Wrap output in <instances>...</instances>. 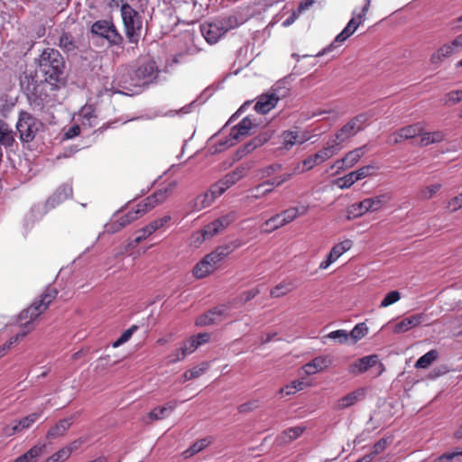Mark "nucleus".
Segmentation results:
<instances>
[{"label":"nucleus","instance_id":"ddd939ff","mask_svg":"<svg viewBox=\"0 0 462 462\" xmlns=\"http://www.w3.org/2000/svg\"><path fill=\"white\" fill-rule=\"evenodd\" d=\"M201 344L202 333L190 337L183 343L180 348L176 349L168 356L169 362L175 363L184 359L186 356L193 353Z\"/></svg>","mask_w":462,"mask_h":462},{"label":"nucleus","instance_id":"6ab92c4d","mask_svg":"<svg viewBox=\"0 0 462 462\" xmlns=\"http://www.w3.org/2000/svg\"><path fill=\"white\" fill-rule=\"evenodd\" d=\"M158 68L154 60H149L141 63L134 71L138 86L151 82L157 75Z\"/></svg>","mask_w":462,"mask_h":462},{"label":"nucleus","instance_id":"20e7f679","mask_svg":"<svg viewBox=\"0 0 462 462\" xmlns=\"http://www.w3.org/2000/svg\"><path fill=\"white\" fill-rule=\"evenodd\" d=\"M121 16L124 25V31L127 42L136 48L140 40L141 31L143 27L142 17L139 13L130 5L123 4L121 6Z\"/></svg>","mask_w":462,"mask_h":462},{"label":"nucleus","instance_id":"6e6552de","mask_svg":"<svg viewBox=\"0 0 462 462\" xmlns=\"http://www.w3.org/2000/svg\"><path fill=\"white\" fill-rule=\"evenodd\" d=\"M92 35L105 39L110 46L123 47L124 37L112 21L97 20L90 28Z\"/></svg>","mask_w":462,"mask_h":462},{"label":"nucleus","instance_id":"2eb2a0df","mask_svg":"<svg viewBox=\"0 0 462 462\" xmlns=\"http://www.w3.org/2000/svg\"><path fill=\"white\" fill-rule=\"evenodd\" d=\"M235 220L236 214L234 212H230L207 224L204 226V240L218 235Z\"/></svg>","mask_w":462,"mask_h":462},{"label":"nucleus","instance_id":"c85d7f7f","mask_svg":"<svg viewBox=\"0 0 462 462\" xmlns=\"http://www.w3.org/2000/svg\"><path fill=\"white\" fill-rule=\"evenodd\" d=\"M208 27L207 35H204V39L210 44L216 43L226 33L217 21L209 23Z\"/></svg>","mask_w":462,"mask_h":462},{"label":"nucleus","instance_id":"4be33fe9","mask_svg":"<svg viewBox=\"0 0 462 462\" xmlns=\"http://www.w3.org/2000/svg\"><path fill=\"white\" fill-rule=\"evenodd\" d=\"M425 319V314L418 313L409 316L401 321L397 322L393 328V333L401 334L410 330L412 328L418 327Z\"/></svg>","mask_w":462,"mask_h":462},{"label":"nucleus","instance_id":"f03ea898","mask_svg":"<svg viewBox=\"0 0 462 462\" xmlns=\"http://www.w3.org/2000/svg\"><path fill=\"white\" fill-rule=\"evenodd\" d=\"M38 68L40 72L43 74L45 81H48L51 86H57L62 79L65 61L59 51L47 48L40 55Z\"/></svg>","mask_w":462,"mask_h":462},{"label":"nucleus","instance_id":"680f3d73","mask_svg":"<svg viewBox=\"0 0 462 462\" xmlns=\"http://www.w3.org/2000/svg\"><path fill=\"white\" fill-rule=\"evenodd\" d=\"M446 208L450 212H455L462 208V192L457 196L452 198L450 200H448Z\"/></svg>","mask_w":462,"mask_h":462},{"label":"nucleus","instance_id":"2f4dec72","mask_svg":"<svg viewBox=\"0 0 462 462\" xmlns=\"http://www.w3.org/2000/svg\"><path fill=\"white\" fill-rule=\"evenodd\" d=\"M308 208L306 207L299 208H291L286 210H283L282 213L278 214L282 216V222L281 224H288L293 221L298 216H301L307 213Z\"/></svg>","mask_w":462,"mask_h":462},{"label":"nucleus","instance_id":"13d9d810","mask_svg":"<svg viewBox=\"0 0 462 462\" xmlns=\"http://www.w3.org/2000/svg\"><path fill=\"white\" fill-rule=\"evenodd\" d=\"M223 27L225 32L229 31L230 29L236 28L239 23L235 16H228L226 18H223L222 20H217Z\"/></svg>","mask_w":462,"mask_h":462},{"label":"nucleus","instance_id":"a19ab883","mask_svg":"<svg viewBox=\"0 0 462 462\" xmlns=\"http://www.w3.org/2000/svg\"><path fill=\"white\" fill-rule=\"evenodd\" d=\"M298 134L296 132H284L282 135V145L284 149H291L296 143H303V140H298Z\"/></svg>","mask_w":462,"mask_h":462},{"label":"nucleus","instance_id":"72a5a7b5","mask_svg":"<svg viewBox=\"0 0 462 462\" xmlns=\"http://www.w3.org/2000/svg\"><path fill=\"white\" fill-rule=\"evenodd\" d=\"M439 357V352L432 349L420 356L415 363V367L418 369L428 368Z\"/></svg>","mask_w":462,"mask_h":462},{"label":"nucleus","instance_id":"c756f323","mask_svg":"<svg viewBox=\"0 0 462 462\" xmlns=\"http://www.w3.org/2000/svg\"><path fill=\"white\" fill-rule=\"evenodd\" d=\"M420 136V145L428 146L432 143L442 142L446 138V134L442 131L423 132Z\"/></svg>","mask_w":462,"mask_h":462},{"label":"nucleus","instance_id":"864d4df0","mask_svg":"<svg viewBox=\"0 0 462 462\" xmlns=\"http://www.w3.org/2000/svg\"><path fill=\"white\" fill-rule=\"evenodd\" d=\"M352 246L351 240H345L336 245L331 249L332 255H336L337 258L342 255L345 252L349 250Z\"/></svg>","mask_w":462,"mask_h":462},{"label":"nucleus","instance_id":"5fc2aeb1","mask_svg":"<svg viewBox=\"0 0 462 462\" xmlns=\"http://www.w3.org/2000/svg\"><path fill=\"white\" fill-rule=\"evenodd\" d=\"M69 458V451L63 448L53 453L44 462H64Z\"/></svg>","mask_w":462,"mask_h":462},{"label":"nucleus","instance_id":"69168bd1","mask_svg":"<svg viewBox=\"0 0 462 462\" xmlns=\"http://www.w3.org/2000/svg\"><path fill=\"white\" fill-rule=\"evenodd\" d=\"M85 441L84 438H79L63 447V448L69 451V455L70 457L74 451L78 450L85 443Z\"/></svg>","mask_w":462,"mask_h":462},{"label":"nucleus","instance_id":"4468645a","mask_svg":"<svg viewBox=\"0 0 462 462\" xmlns=\"http://www.w3.org/2000/svg\"><path fill=\"white\" fill-rule=\"evenodd\" d=\"M423 127L420 123L404 126L389 135L387 143L393 144L401 143L422 134Z\"/></svg>","mask_w":462,"mask_h":462},{"label":"nucleus","instance_id":"423d86ee","mask_svg":"<svg viewBox=\"0 0 462 462\" xmlns=\"http://www.w3.org/2000/svg\"><path fill=\"white\" fill-rule=\"evenodd\" d=\"M389 193L380 194L378 196L365 199L364 200L352 204L346 209V219L359 217L367 212H375L380 210L386 203L391 200Z\"/></svg>","mask_w":462,"mask_h":462},{"label":"nucleus","instance_id":"cd10ccee","mask_svg":"<svg viewBox=\"0 0 462 462\" xmlns=\"http://www.w3.org/2000/svg\"><path fill=\"white\" fill-rule=\"evenodd\" d=\"M175 404L169 402L165 406H158L152 409L147 415V423L164 419L168 412L172 411Z\"/></svg>","mask_w":462,"mask_h":462},{"label":"nucleus","instance_id":"e2e57ef3","mask_svg":"<svg viewBox=\"0 0 462 462\" xmlns=\"http://www.w3.org/2000/svg\"><path fill=\"white\" fill-rule=\"evenodd\" d=\"M368 119L369 116L366 113H362L353 117L350 121L359 131H361Z\"/></svg>","mask_w":462,"mask_h":462},{"label":"nucleus","instance_id":"49530a36","mask_svg":"<svg viewBox=\"0 0 462 462\" xmlns=\"http://www.w3.org/2000/svg\"><path fill=\"white\" fill-rule=\"evenodd\" d=\"M441 188V184L437 183L427 186L420 191V199L422 200H428L431 199Z\"/></svg>","mask_w":462,"mask_h":462},{"label":"nucleus","instance_id":"1a4fd4ad","mask_svg":"<svg viewBox=\"0 0 462 462\" xmlns=\"http://www.w3.org/2000/svg\"><path fill=\"white\" fill-rule=\"evenodd\" d=\"M176 188L177 182L175 180L165 182L152 195L140 201V203L143 208H146V212H148L157 205L164 202L174 192Z\"/></svg>","mask_w":462,"mask_h":462},{"label":"nucleus","instance_id":"ea45409f","mask_svg":"<svg viewBox=\"0 0 462 462\" xmlns=\"http://www.w3.org/2000/svg\"><path fill=\"white\" fill-rule=\"evenodd\" d=\"M368 333V327L365 323H358L355 328L348 333L349 339L353 344H356L358 340L362 339Z\"/></svg>","mask_w":462,"mask_h":462},{"label":"nucleus","instance_id":"58836bf2","mask_svg":"<svg viewBox=\"0 0 462 462\" xmlns=\"http://www.w3.org/2000/svg\"><path fill=\"white\" fill-rule=\"evenodd\" d=\"M59 46L65 52H71L77 50V44L73 39V36L69 32H63L59 41Z\"/></svg>","mask_w":462,"mask_h":462},{"label":"nucleus","instance_id":"c9c22d12","mask_svg":"<svg viewBox=\"0 0 462 462\" xmlns=\"http://www.w3.org/2000/svg\"><path fill=\"white\" fill-rule=\"evenodd\" d=\"M72 188L71 186L69 185H62V186H60L56 191L54 192V194L52 195L51 198H50V199L48 200V202L50 201H53V202H61L63 200H66L68 199L69 198H70L72 196Z\"/></svg>","mask_w":462,"mask_h":462},{"label":"nucleus","instance_id":"9d476101","mask_svg":"<svg viewBox=\"0 0 462 462\" xmlns=\"http://www.w3.org/2000/svg\"><path fill=\"white\" fill-rule=\"evenodd\" d=\"M146 213V208L142 207L139 202L134 207L130 208L126 212L121 213L116 219L108 225L107 230L113 233L119 231L133 221L138 219Z\"/></svg>","mask_w":462,"mask_h":462},{"label":"nucleus","instance_id":"f3484780","mask_svg":"<svg viewBox=\"0 0 462 462\" xmlns=\"http://www.w3.org/2000/svg\"><path fill=\"white\" fill-rule=\"evenodd\" d=\"M282 95L278 88H273L270 92L261 95L254 105V110L259 114H266L275 107Z\"/></svg>","mask_w":462,"mask_h":462},{"label":"nucleus","instance_id":"dca6fc26","mask_svg":"<svg viewBox=\"0 0 462 462\" xmlns=\"http://www.w3.org/2000/svg\"><path fill=\"white\" fill-rule=\"evenodd\" d=\"M229 254L228 247H217L212 253L204 256V277L212 274L220 266L223 259Z\"/></svg>","mask_w":462,"mask_h":462},{"label":"nucleus","instance_id":"bf43d9fd","mask_svg":"<svg viewBox=\"0 0 462 462\" xmlns=\"http://www.w3.org/2000/svg\"><path fill=\"white\" fill-rule=\"evenodd\" d=\"M350 35L348 34H344V31H342L334 40V42L328 45V47L324 48L321 51L318 52L316 54L317 57H319V56H322L324 55L325 53L330 51L334 47H335V44L337 43V42H345Z\"/></svg>","mask_w":462,"mask_h":462},{"label":"nucleus","instance_id":"bb28decb","mask_svg":"<svg viewBox=\"0 0 462 462\" xmlns=\"http://www.w3.org/2000/svg\"><path fill=\"white\" fill-rule=\"evenodd\" d=\"M456 51L452 43H446L439 47L430 56V62L434 65H439L445 59L450 57Z\"/></svg>","mask_w":462,"mask_h":462},{"label":"nucleus","instance_id":"603ef678","mask_svg":"<svg viewBox=\"0 0 462 462\" xmlns=\"http://www.w3.org/2000/svg\"><path fill=\"white\" fill-rule=\"evenodd\" d=\"M291 291V287L289 283L282 282L276 285L274 288L271 290V296L273 298H279L289 293Z\"/></svg>","mask_w":462,"mask_h":462},{"label":"nucleus","instance_id":"a211bd4d","mask_svg":"<svg viewBox=\"0 0 462 462\" xmlns=\"http://www.w3.org/2000/svg\"><path fill=\"white\" fill-rule=\"evenodd\" d=\"M132 86H138V81L135 80L134 76L132 77V69L128 67H121L117 69L109 89L113 91H116L120 88L128 89Z\"/></svg>","mask_w":462,"mask_h":462},{"label":"nucleus","instance_id":"3c124183","mask_svg":"<svg viewBox=\"0 0 462 462\" xmlns=\"http://www.w3.org/2000/svg\"><path fill=\"white\" fill-rule=\"evenodd\" d=\"M391 443V441L388 440V439H380L372 448V451L369 453V455L374 459L375 456L379 455L380 453L383 452L385 448L388 447V445Z\"/></svg>","mask_w":462,"mask_h":462},{"label":"nucleus","instance_id":"f704fd0d","mask_svg":"<svg viewBox=\"0 0 462 462\" xmlns=\"http://www.w3.org/2000/svg\"><path fill=\"white\" fill-rule=\"evenodd\" d=\"M82 125L88 127H93L97 125V115L95 109L91 106H84L81 110Z\"/></svg>","mask_w":462,"mask_h":462},{"label":"nucleus","instance_id":"6e6d98bb","mask_svg":"<svg viewBox=\"0 0 462 462\" xmlns=\"http://www.w3.org/2000/svg\"><path fill=\"white\" fill-rule=\"evenodd\" d=\"M376 170H377V167H375L374 165L369 164V165L361 167L360 169H358L357 171H355L354 172L356 173V178H357V180H360L365 177L373 175Z\"/></svg>","mask_w":462,"mask_h":462},{"label":"nucleus","instance_id":"79ce46f5","mask_svg":"<svg viewBox=\"0 0 462 462\" xmlns=\"http://www.w3.org/2000/svg\"><path fill=\"white\" fill-rule=\"evenodd\" d=\"M356 173L354 171L345 175L344 177L338 178L336 180L335 183L338 186V188L344 189L350 188L356 181H357V178H356Z\"/></svg>","mask_w":462,"mask_h":462},{"label":"nucleus","instance_id":"f257e3e1","mask_svg":"<svg viewBox=\"0 0 462 462\" xmlns=\"http://www.w3.org/2000/svg\"><path fill=\"white\" fill-rule=\"evenodd\" d=\"M57 295V289L52 286H48L27 309L23 310L19 313L18 319L21 321L22 331L12 337L6 343L0 346V359L8 354L10 349L16 345L20 339L23 338L33 329L32 323L48 309L50 304L56 299Z\"/></svg>","mask_w":462,"mask_h":462},{"label":"nucleus","instance_id":"b1692460","mask_svg":"<svg viewBox=\"0 0 462 462\" xmlns=\"http://www.w3.org/2000/svg\"><path fill=\"white\" fill-rule=\"evenodd\" d=\"M45 449L46 445L44 443H38L13 462H36L45 452Z\"/></svg>","mask_w":462,"mask_h":462},{"label":"nucleus","instance_id":"052dcab7","mask_svg":"<svg viewBox=\"0 0 462 462\" xmlns=\"http://www.w3.org/2000/svg\"><path fill=\"white\" fill-rule=\"evenodd\" d=\"M326 337L331 338V339H337L339 343L346 342L349 339V334L346 330L338 329L330 332L326 336Z\"/></svg>","mask_w":462,"mask_h":462},{"label":"nucleus","instance_id":"4c0bfd02","mask_svg":"<svg viewBox=\"0 0 462 462\" xmlns=\"http://www.w3.org/2000/svg\"><path fill=\"white\" fill-rule=\"evenodd\" d=\"M224 311V307H217L209 310L206 314H204V326L221 321Z\"/></svg>","mask_w":462,"mask_h":462},{"label":"nucleus","instance_id":"e433bc0d","mask_svg":"<svg viewBox=\"0 0 462 462\" xmlns=\"http://www.w3.org/2000/svg\"><path fill=\"white\" fill-rule=\"evenodd\" d=\"M378 362V356L376 355H371L364 356L355 364V367L358 368L359 373H364L369 368L375 365Z\"/></svg>","mask_w":462,"mask_h":462},{"label":"nucleus","instance_id":"a878e982","mask_svg":"<svg viewBox=\"0 0 462 462\" xmlns=\"http://www.w3.org/2000/svg\"><path fill=\"white\" fill-rule=\"evenodd\" d=\"M365 396L364 390L358 389L356 391L351 392L347 393L346 395L340 398L336 406V410H344L346 409L352 405H354L356 402L361 400Z\"/></svg>","mask_w":462,"mask_h":462},{"label":"nucleus","instance_id":"774afa93","mask_svg":"<svg viewBox=\"0 0 462 462\" xmlns=\"http://www.w3.org/2000/svg\"><path fill=\"white\" fill-rule=\"evenodd\" d=\"M303 430L304 429L301 427H294L285 430L284 435L289 439V441H291L300 436Z\"/></svg>","mask_w":462,"mask_h":462},{"label":"nucleus","instance_id":"aec40b11","mask_svg":"<svg viewBox=\"0 0 462 462\" xmlns=\"http://www.w3.org/2000/svg\"><path fill=\"white\" fill-rule=\"evenodd\" d=\"M76 418V414H73L69 417L59 420L53 426H51L48 430L46 433V439L48 440H53L64 437L67 431L73 425Z\"/></svg>","mask_w":462,"mask_h":462},{"label":"nucleus","instance_id":"338daca9","mask_svg":"<svg viewBox=\"0 0 462 462\" xmlns=\"http://www.w3.org/2000/svg\"><path fill=\"white\" fill-rule=\"evenodd\" d=\"M202 450V441L195 442L189 448L186 449L182 455L185 458H189Z\"/></svg>","mask_w":462,"mask_h":462},{"label":"nucleus","instance_id":"c03bdc74","mask_svg":"<svg viewBox=\"0 0 462 462\" xmlns=\"http://www.w3.org/2000/svg\"><path fill=\"white\" fill-rule=\"evenodd\" d=\"M306 386L307 383L304 381L296 380L287 384L284 388H281L279 393H282L285 391L287 395H291L298 391L303 390Z\"/></svg>","mask_w":462,"mask_h":462},{"label":"nucleus","instance_id":"412c9836","mask_svg":"<svg viewBox=\"0 0 462 462\" xmlns=\"http://www.w3.org/2000/svg\"><path fill=\"white\" fill-rule=\"evenodd\" d=\"M366 152V145H363L348 152L344 158L336 161L334 167L337 170H345L353 167Z\"/></svg>","mask_w":462,"mask_h":462},{"label":"nucleus","instance_id":"473e14b6","mask_svg":"<svg viewBox=\"0 0 462 462\" xmlns=\"http://www.w3.org/2000/svg\"><path fill=\"white\" fill-rule=\"evenodd\" d=\"M157 230H159V227L157 226L155 222L154 221L150 222L147 226H145L144 227L136 231L135 237H134V243L136 245H139L141 242L145 240L147 237H149L151 235H152Z\"/></svg>","mask_w":462,"mask_h":462},{"label":"nucleus","instance_id":"a18cd8bd","mask_svg":"<svg viewBox=\"0 0 462 462\" xmlns=\"http://www.w3.org/2000/svg\"><path fill=\"white\" fill-rule=\"evenodd\" d=\"M137 329L138 327L136 325L131 326L128 329L124 331L122 335L112 344V346L116 348L127 342Z\"/></svg>","mask_w":462,"mask_h":462},{"label":"nucleus","instance_id":"39448f33","mask_svg":"<svg viewBox=\"0 0 462 462\" xmlns=\"http://www.w3.org/2000/svg\"><path fill=\"white\" fill-rule=\"evenodd\" d=\"M249 169V165H239L231 172L226 174L217 183L212 185L209 190L204 193V207L209 205L216 198L222 195L226 189L243 179Z\"/></svg>","mask_w":462,"mask_h":462},{"label":"nucleus","instance_id":"393cba45","mask_svg":"<svg viewBox=\"0 0 462 462\" xmlns=\"http://www.w3.org/2000/svg\"><path fill=\"white\" fill-rule=\"evenodd\" d=\"M15 142V133L5 120L0 118V145L12 147Z\"/></svg>","mask_w":462,"mask_h":462},{"label":"nucleus","instance_id":"7c9ffc66","mask_svg":"<svg viewBox=\"0 0 462 462\" xmlns=\"http://www.w3.org/2000/svg\"><path fill=\"white\" fill-rule=\"evenodd\" d=\"M359 132V130L352 124L349 120L346 125H344L335 134V139L338 145L340 143L348 139L351 136H354Z\"/></svg>","mask_w":462,"mask_h":462},{"label":"nucleus","instance_id":"0e129e2a","mask_svg":"<svg viewBox=\"0 0 462 462\" xmlns=\"http://www.w3.org/2000/svg\"><path fill=\"white\" fill-rule=\"evenodd\" d=\"M291 178V173H285L283 175H281L277 178H274L273 180H266L263 182V185H268V186H281L282 183H284L285 181L289 180Z\"/></svg>","mask_w":462,"mask_h":462},{"label":"nucleus","instance_id":"8fccbe9b","mask_svg":"<svg viewBox=\"0 0 462 462\" xmlns=\"http://www.w3.org/2000/svg\"><path fill=\"white\" fill-rule=\"evenodd\" d=\"M462 100V89L450 91L443 98V104L446 106L455 105Z\"/></svg>","mask_w":462,"mask_h":462},{"label":"nucleus","instance_id":"37998d69","mask_svg":"<svg viewBox=\"0 0 462 462\" xmlns=\"http://www.w3.org/2000/svg\"><path fill=\"white\" fill-rule=\"evenodd\" d=\"M282 222V216H279L278 214L270 217L263 224V226H266V228L263 230V232L271 233V232L278 229L279 227L285 226L284 224H280Z\"/></svg>","mask_w":462,"mask_h":462},{"label":"nucleus","instance_id":"0eeeda50","mask_svg":"<svg viewBox=\"0 0 462 462\" xmlns=\"http://www.w3.org/2000/svg\"><path fill=\"white\" fill-rule=\"evenodd\" d=\"M43 128L41 120L32 116L26 111H21L16 123V129L19 133L20 140L23 143L32 142L36 134Z\"/></svg>","mask_w":462,"mask_h":462},{"label":"nucleus","instance_id":"7ed1b4c3","mask_svg":"<svg viewBox=\"0 0 462 462\" xmlns=\"http://www.w3.org/2000/svg\"><path fill=\"white\" fill-rule=\"evenodd\" d=\"M22 87L31 107L34 111H43L51 100L49 91L53 89L54 86L45 79L38 81L34 77H25V80L22 81Z\"/></svg>","mask_w":462,"mask_h":462},{"label":"nucleus","instance_id":"09e8293b","mask_svg":"<svg viewBox=\"0 0 462 462\" xmlns=\"http://www.w3.org/2000/svg\"><path fill=\"white\" fill-rule=\"evenodd\" d=\"M273 135V132L264 131L252 139L250 142L252 143L253 148L256 149L257 147L262 146L266 142H268Z\"/></svg>","mask_w":462,"mask_h":462},{"label":"nucleus","instance_id":"4d7b16f0","mask_svg":"<svg viewBox=\"0 0 462 462\" xmlns=\"http://www.w3.org/2000/svg\"><path fill=\"white\" fill-rule=\"evenodd\" d=\"M259 292L260 291L257 288L244 291L236 299V301L245 304L253 300L257 294H259Z\"/></svg>","mask_w":462,"mask_h":462},{"label":"nucleus","instance_id":"f8f14e48","mask_svg":"<svg viewBox=\"0 0 462 462\" xmlns=\"http://www.w3.org/2000/svg\"><path fill=\"white\" fill-rule=\"evenodd\" d=\"M254 126H256V124H254L249 116H245L239 124L231 128L228 138L219 145L224 146V149L235 145L242 137L249 135L250 130Z\"/></svg>","mask_w":462,"mask_h":462},{"label":"nucleus","instance_id":"9b49d317","mask_svg":"<svg viewBox=\"0 0 462 462\" xmlns=\"http://www.w3.org/2000/svg\"><path fill=\"white\" fill-rule=\"evenodd\" d=\"M339 150L340 147H338V143L336 141L328 142L327 146L322 150L303 160L302 164L305 167L304 171H309L315 165L324 162L336 154Z\"/></svg>","mask_w":462,"mask_h":462},{"label":"nucleus","instance_id":"de8ad7c7","mask_svg":"<svg viewBox=\"0 0 462 462\" xmlns=\"http://www.w3.org/2000/svg\"><path fill=\"white\" fill-rule=\"evenodd\" d=\"M401 299V293L398 291L388 292L380 303V308H386Z\"/></svg>","mask_w":462,"mask_h":462},{"label":"nucleus","instance_id":"5701e85b","mask_svg":"<svg viewBox=\"0 0 462 462\" xmlns=\"http://www.w3.org/2000/svg\"><path fill=\"white\" fill-rule=\"evenodd\" d=\"M41 414L42 413L33 412L22 418L21 420L16 421L15 424L13 425L12 427L7 426L5 429V433L7 436H13L17 432H20L25 429L30 428L40 418Z\"/></svg>","mask_w":462,"mask_h":462}]
</instances>
